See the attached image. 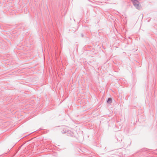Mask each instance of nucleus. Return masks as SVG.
Segmentation results:
<instances>
[{"label": "nucleus", "instance_id": "nucleus-1", "mask_svg": "<svg viewBox=\"0 0 157 157\" xmlns=\"http://www.w3.org/2000/svg\"><path fill=\"white\" fill-rule=\"evenodd\" d=\"M134 5L138 9H140V7L139 5V2L137 0H132Z\"/></svg>", "mask_w": 157, "mask_h": 157}, {"label": "nucleus", "instance_id": "nucleus-2", "mask_svg": "<svg viewBox=\"0 0 157 157\" xmlns=\"http://www.w3.org/2000/svg\"><path fill=\"white\" fill-rule=\"evenodd\" d=\"M107 102L108 103H110L112 102V99L110 98H109L108 101H107Z\"/></svg>", "mask_w": 157, "mask_h": 157}]
</instances>
